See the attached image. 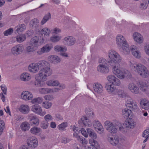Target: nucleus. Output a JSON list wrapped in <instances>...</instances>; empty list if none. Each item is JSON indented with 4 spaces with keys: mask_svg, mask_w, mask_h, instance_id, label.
Instances as JSON below:
<instances>
[{
    "mask_svg": "<svg viewBox=\"0 0 149 149\" xmlns=\"http://www.w3.org/2000/svg\"><path fill=\"white\" fill-rule=\"evenodd\" d=\"M108 62L111 66L113 73L117 77L113 75H109L107 77V80L111 84L119 86L121 84L119 79H130L132 75L128 70H123L120 68L119 63L122 61V58L116 51L113 49L110 50L108 52Z\"/></svg>",
    "mask_w": 149,
    "mask_h": 149,
    "instance_id": "f257e3e1",
    "label": "nucleus"
},
{
    "mask_svg": "<svg viewBox=\"0 0 149 149\" xmlns=\"http://www.w3.org/2000/svg\"><path fill=\"white\" fill-rule=\"evenodd\" d=\"M28 70L32 74L39 72L35 76V82L34 84L36 86L40 85V86H42L41 82L46 81L47 77L51 75L52 73L50 63L45 60H40L37 63H31L28 66Z\"/></svg>",
    "mask_w": 149,
    "mask_h": 149,
    "instance_id": "f03ea898",
    "label": "nucleus"
},
{
    "mask_svg": "<svg viewBox=\"0 0 149 149\" xmlns=\"http://www.w3.org/2000/svg\"><path fill=\"white\" fill-rule=\"evenodd\" d=\"M45 39L43 37L36 36L32 38L29 43V45L26 48V51L28 53L35 52L38 46L43 44Z\"/></svg>",
    "mask_w": 149,
    "mask_h": 149,
    "instance_id": "7ed1b4c3",
    "label": "nucleus"
},
{
    "mask_svg": "<svg viewBox=\"0 0 149 149\" xmlns=\"http://www.w3.org/2000/svg\"><path fill=\"white\" fill-rule=\"evenodd\" d=\"M106 130L111 134H116L118 130H121L123 129V127L121 124L116 120L111 122L106 120L104 123Z\"/></svg>",
    "mask_w": 149,
    "mask_h": 149,
    "instance_id": "20e7f679",
    "label": "nucleus"
},
{
    "mask_svg": "<svg viewBox=\"0 0 149 149\" xmlns=\"http://www.w3.org/2000/svg\"><path fill=\"white\" fill-rule=\"evenodd\" d=\"M105 88L107 93L112 96L117 95L121 98H124L126 96L125 93L120 89H117L112 84L107 83L105 85Z\"/></svg>",
    "mask_w": 149,
    "mask_h": 149,
    "instance_id": "39448f33",
    "label": "nucleus"
},
{
    "mask_svg": "<svg viewBox=\"0 0 149 149\" xmlns=\"http://www.w3.org/2000/svg\"><path fill=\"white\" fill-rule=\"evenodd\" d=\"M108 58L109 57L108 55ZM108 62V59L107 60L103 58H100L98 61L99 65L97 67V71L101 73L107 74L109 71V68L107 65Z\"/></svg>",
    "mask_w": 149,
    "mask_h": 149,
    "instance_id": "423d86ee",
    "label": "nucleus"
},
{
    "mask_svg": "<svg viewBox=\"0 0 149 149\" xmlns=\"http://www.w3.org/2000/svg\"><path fill=\"white\" fill-rule=\"evenodd\" d=\"M125 106L132 111L137 112L139 110L137 103L131 97H128L127 99Z\"/></svg>",
    "mask_w": 149,
    "mask_h": 149,
    "instance_id": "0eeeda50",
    "label": "nucleus"
},
{
    "mask_svg": "<svg viewBox=\"0 0 149 149\" xmlns=\"http://www.w3.org/2000/svg\"><path fill=\"white\" fill-rule=\"evenodd\" d=\"M107 141L111 145L116 146L123 143L125 139L123 137H119L117 135H114L112 137H108Z\"/></svg>",
    "mask_w": 149,
    "mask_h": 149,
    "instance_id": "6e6552de",
    "label": "nucleus"
},
{
    "mask_svg": "<svg viewBox=\"0 0 149 149\" xmlns=\"http://www.w3.org/2000/svg\"><path fill=\"white\" fill-rule=\"evenodd\" d=\"M137 66L136 72L140 76L143 78H146L148 77L149 72L145 66L140 63H138Z\"/></svg>",
    "mask_w": 149,
    "mask_h": 149,
    "instance_id": "1a4fd4ad",
    "label": "nucleus"
},
{
    "mask_svg": "<svg viewBox=\"0 0 149 149\" xmlns=\"http://www.w3.org/2000/svg\"><path fill=\"white\" fill-rule=\"evenodd\" d=\"M81 131L82 135L85 137L87 138L88 136L91 138L96 139L97 138V135L96 133L92 129L87 128L86 130L82 128L81 130Z\"/></svg>",
    "mask_w": 149,
    "mask_h": 149,
    "instance_id": "9d476101",
    "label": "nucleus"
},
{
    "mask_svg": "<svg viewBox=\"0 0 149 149\" xmlns=\"http://www.w3.org/2000/svg\"><path fill=\"white\" fill-rule=\"evenodd\" d=\"M92 125L94 129L97 133L101 134L104 132V127L99 120H94L92 122Z\"/></svg>",
    "mask_w": 149,
    "mask_h": 149,
    "instance_id": "9b49d317",
    "label": "nucleus"
},
{
    "mask_svg": "<svg viewBox=\"0 0 149 149\" xmlns=\"http://www.w3.org/2000/svg\"><path fill=\"white\" fill-rule=\"evenodd\" d=\"M31 111L35 114L40 116L41 117L44 116L46 112L42 110V107L38 104H35L32 105Z\"/></svg>",
    "mask_w": 149,
    "mask_h": 149,
    "instance_id": "f8f14e48",
    "label": "nucleus"
},
{
    "mask_svg": "<svg viewBox=\"0 0 149 149\" xmlns=\"http://www.w3.org/2000/svg\"><path fill=\"white\" fill-rule=\"evenodd\" d=\"M24 50V46L21 44H18L13 47L11 49V53L15 56L22 54Z\"/></svg>",
    "mask_w": 149,
    "mask_h": 149,
    "instance_id": "ddd939ff",
    "label": "nucleus"
},
{
    "mask_svg": "<svg viewBox=\"0 0 149 149\" xmlns=\"http://www.w3.org/2000/svg\"><path fill=\"white\" fill-rule=\"evenodd\" d=\"M27 144L31 149H35L37 147L38 145V139L34 136L30 137L27 140Z\"/></svg>",
    "mask_w": 149,
    "mask_h": 149,
    "instance_id": "4468645a",
    "label": "nucleus"
},
{
    "mask_svg": "<svg viewBox=\"0 0 149 149\" xmlns=\"http://www.w3.org/2000/svg\"><path fill=\"white\" fill-rule=\"evenodd\" d=\"M132 38L134 41L138 44H142L144 42V39L143 36L138 32H134L132 34Z\"/></svg>",
    "mask_w": 149,
    "mask_h": 149,
    "instance_id": "2eb2a0df",
    "label": "nucleus"
},
{
    "mask_svg": "<svg viewBox=\"0 0 149 149\" xmlns=\"http://www.w3.org/2000/svg\"><path fill=\"white\" fill-rule=\"evenodd\" d=\"M53 48V45L52 43L46 44L37 51V53L41 55L45 53L49 52Z\"/></svg>",
    "mask_w": 149,
    "mask_h": 149,
    "instance_id": "dca6fc26",
    "label": "nucleus"
},
{
    "mask_svg": "<svg viewBox=\"0 0 149 149\" xmlns=\"http://www.w3.org/2000/svg\"><path fill=\"white\" fill-rule=\"evenodd\" d=\"M20 96L21 99L24 101H31L33 98V95L30 91H25L22 92Z\"/></svg>",
    "mask_w": 149,
    "mask_h": 149,
    "instance_id": "f3484780",
    "label": "nucleus"
},
{
    "mask_svg": "<svg viewBox=\"0 0 149 149\" xmlns=\"http://www.w3.org/2000/svg\"><path fill=\"white\" fill-rule=\"evenodd\" d=\"M63 42L66 45L69 46L74 45L76 42L75 38L71 36H67L63 39Z\"/></svg>",
    "mask_w": 149,
    "mask_h": 149,
    "instance_id": "a211bd4d",
    "label": "nucleus"
},
{
    "mask_svg": "<svg viewBox=\"0 0 149 149\" xmlns=\"http://www.w3.org/2000/svg\"><path fill=\"white\" fill-rule=\"evenodd\" d=\"M130 50L132 54L135 58L139 59L141 57V53L137 46L132 45L130 46Z\"/></svg>",
    "mask_w": 149,
    "mask_h": 149,
    "instance_id": "6ab92c4d",
    "label": "nucleus"
},
{
    "mask_svg": "<svg viewBox=\"0 0 149 149\" xmlns=\"http://www.w3.org/2000/svg\"><path fill=\"white\" fill-rule=\"evenodd\" d=\"M127 88L133 94H138L139 92V87L133 82L129 83L127 86Z\"/></svg>",
    "mask_w": 149,
    "mask_h": 149,
    "instance_id": "aec40b11",
    "label": "nucleus"
},
{
    "mask_svg": "<svg viewBox=\"0 0 149 149\" xmlns=\"http://www.w3.org/2000/svg\"><path fill=\"white\" fill-rule=\"evenodd\" d=\"M59 89L57 88H40L38 89L39 93L41 94H46L58 91Z\"/></svg>",
    "mask_w": 149,
    "mask_h": 149,
    "instance_id": "412c9836",
    "label": "nucleus"
},
{
    "mask_svg": "<svg viewBox=\"0 0 149 149\" xmlns=\"http://www.w3.org/2000/svg\"><path fill=\"white\" fill-rule=\"evenodd\" d=\"M47 60L50 63L56 64L59 63L61 61L60 58L58 56L54 55H50L48 56L47 58Z\"/></svg>",
    "mask_w": 149,
    "mask_h": 149,
    "instance_id": "4be33fe9",
    "label": "nucleus"
},
{
    "mask_svg": "<svg viewBox=\"0 0 149 149\" xmlns=\"http://www.w3.org/2000/svg\"><path fill=\"white\" fill-rule=\"evenodd\" d=\"M94 92L96 94H100L104 91V88L102 85L98 83H95L93 85Z\"/></svg>",
    "mask_w": 149,
    "mask_h": 149,
    "instance_id": "5701e85b",
    "label": "nucleus"
},
{
    "mask_svg": "<svg viewBox=\"0 0 149 149\" xmlns=\"http://www.w3.org/2000/svg\"><path fill=\"white\" fill-rule=\"evenodd\" d=\"M116 43L118 47L127 42L125 38L121 34H118L116 38Z\"/></svg>",
    "mask_w": 149,
    "mask_h": 149,
    "instance_id": "b1692460",
    "label": "nucleus"
},
{
    "mask_svg": "<svg viewBox=\"0 0 149 149\" xmlns=\"http://www.w3.org/2000/svg\"><path fill=\"white\" fill-rule=\"evenodd\" d=\"M119 50L124 54L128 55L130 52V48L127 42L118 47Z\"/></svg>",
    "mask_w": 149,
    "mask_h": 149,
    "instance_id": "393cba45",
    "label": "nucleus"
},
{
    "mask_svg": "<svg viewBox=\"0 0 149 149\" xmlns=\"http://www.w3.org/2000/svg\"><path fill=\"white\" fill-rule=\"evenodd\" d=\"M18 111L22 113L27 114L30 111V107L27 104H22L18 107Z\"/></svg>",
    "mask_w": 149,
    "mask_h": 149,
    "instance_id": "a878e982",
    "label": "nucleus"
},
{
    "mask_svg": "<svg viewBox=\"0 0 149 149\" xmlns=\"http://www.w3.org/2000/svg\"><path fill=\"white\" fill-rule=\"evenodd\" d=\"M37 33L38 34L43 36L45 37H48L50 35L51 30L45 27L40 29Z\"/></svg>",
    "mask_w": 149,
    "mask_h": 149,
    "instance_id": "bb28decb",
    "label": "nucleus"
},
{
    "mask_svg": "<svg viewBox=\"0 0 149 149\" xmlns=\"http://www.w3.org/2000/svg\"><path fill=\"white\" fill-rule=\"evenodd\" d=\"M79 124L81 125L83 123L85 126L91 127L92 123L90 120L88 119L85 116L82 117L78 122Z\"/></svg>",
    "mask_w": 149,
    "mask_h": 149,
    "instance_id": "cd10ccee",
    "label": "nucleus"
},
{
    "mask_svg": "<svg viewBox=\"0 0 149 149\" xmlns=\"http://www.w3.org/2000/svg\"><path fill=\"white\" fill-rule=\"evenodd\" d=\"M136 125V122L134 120L130 118L126 120L124 123V125L126 128L132 129L135 127Z\"/></svg>",
    "mask_w": 149,
    "mask_h": 149,
    "instance_id": "c85d7f7f",
    "label": "nucleus"
},
{
    "mask_svg": "<svg viewBox=\"0 0 149 149\" xmlns=\"http://www.w3.org/2000/svg\"><path fill=\"white\" fill-rule=\"evenodd\" d=\"M122 114L125 118H132L133 117L132 111L129 109L125 108L123 110Z\"/></svg>",
    "mask_w": 149,
    "mask_h": 149,
    "instance_id": "c756f323",
    "label": "nucleus"
},
{
    "mask_svg": "<svg viewBox=\"0 0 149 149\" xmlns=\"http://www.w3.org/2000/svg\"><path fill=\"white\" fill-rule=\"evenodd\" d=\"M29 117L30 123L34 125L38 126L40 123L39 118L37 116L30 114L29 116Z\"/></svg>",
    "mask_w": 149,
    "mask_h": 149,
    "instance_id": "7c9ffc66",
    "label": "nucleus"
},
{
    "mask_svg": "<svg viewBox=\"0 0 149 149\" xmlns=\"http://www.w3.org/2000/svg\"><path fill=\"white\" fill-rule=\"evenodd\" d=\"M140 104L141 107L146 110L149 109V101L146 99L141 100Z\"/></svg>",
    "mask_w": 149,
    "mask_h": 149,
    "instance_id": "2f4dec72",
    "label": "nucleus"
},
{
    "mask_svg": "<svg viewBox=\"0 0 149 149\" xmlns=\"http://www.w3.org/2000/svg\"><path fill=\"white\" fill-rule=\"evenodd\" d=\"M20 79L21 81H30L31 77L29 73L24 72L22 73L20 75Z\"/></svg>",
    "mask_w": 149,
    "mask_h": 149,
    "instance_id": "473e14b6",
    "label": "nucleus"
},
{
    "mask_svg": "<svg viewBox=\"0 0 149 149\" xmlns=\"http://www.w3.org/2000/svg\"><path fill=\"white\" fill-rule=\"evenodd\" d=\"M30 132L33 134L40 136L41 135L42 130L40 127H34L31 128Z\"/></svg>",
    "mask_w": 149,
    "mask_h": 149,
    "instance_id": "72a5a7b5",
    "label": "nucleus"
},
{
    "mask_svg": "<svg viewBox=\"0 0 149 149\" xmlns=\"http://www.w3.org/2000/svg\"><path fill=\"white\" fill-rule=\"evenodd\" d=\"M46 84L48 86L54 87L59 86L60 85V82L56 80L49 79L46 81Z\"/></svg>",
    "mask_w": 149,
    "mask_h": 149,
    "instance_id": "f704fd0d",
    "label": "nucleus"
},
{
    "mask_svg": "<svg viewBox=\"0 0 149 149\" xmlns=\"http://www.w3.org/2000/svg\"><path fill=\"white\" fill-rule=\"evenodd\" d=\"M54 51L57 52L66 51L67 50V47L65 46L60 45H56L54 46Z\"/></svg>",
    "mask_w": 149,
    "mask_h": 149,
    "instance_id": "c9c22d12",
    "label": "nucleus"
},
{
    "mask_svg": "<svg viewBox=\"0 0 149 149\" xmlns=\"http://www.w3.org/2000/svg\"><path fill=\"white\" fill-rule=\"evenodd\" d=\"M138 64L136 63L135 62L133 61H128L127 63V65L129 68L132 71H136V68L137 65Z\"/></svg>",
    "mask_w": 149,
    "mask_h": 149,
    "instance_id": "e433bc0d",
    "label": "nucleus"
},
{
    "mask_svg": "<svg viewBox=\"0 0 149 149\" xmlns=\"http://www.w3.org/2000/svg\"><path fill=\"white\" fill-rule=\"evenodd\" d=\"M149 3V0H142L141 2L139 7L143 10H146L147 8Z\"/></svg>",
    "mask_w": 149,
    "mask_h": 149,
    "instance_id": "4c0bfd02",
    "label": "nucleus"
},
{
    "mask_svg": "<svg viewBox=\"0 0 149 149\" xmlns=\"http://www.w3.org/2000/svg\"><path fill=\"white\" fill-rule=\"evenodd\" d=\"M61 39V36L57 35H55L50 37V41L52 42L56 43L59 41Z\"/></svg>",
    "mask_w": 149,
    "mask_h": 149,
    "instance_id": "58836bf2",
    "label": "nucleus"
},
{
    "mask_svg": "<svg viewBox=\"0 0 149 149\" xmlns=\"http://www.w3.org/2000/svg\"><path fill=\"white\" fill-rule=\"evenodd\" d=\"M30 127V124L27 122L22 123L20 125L21 129L24 131H26L29 130Z\"/></svg>",
    "mask_w": 149,
    "mask_h": 149,
    "instance_id": "ea45409f",
    "label": "nucleus"
},
{
    "mask_svg": "<svg viewBox=\"0 0 149 149\" xmlns=\"http://www.w3.org/2000/svg\"><path fill=\"white\" fill-rule=\"evenodd\" d=\"M16 32L17 33L22 32L24 31L26 29V27L24 24H20L17 25L15 28Z\"/></svg>",
    "mask_w": 149,
    "mask_h": 149,
    "instance_id": "a19ab883",
    "label": "nucleus"
},
{
    "mask_svg": "<svg viewBox=\"0 0 149 149\" xmlns=\"http://www.w3.org/2000/svg\"><path fill=\"white\" fill-rule=\"evenodd\" d=\"M43 101V99L41 97H35L32 98L31 103L32 104H40L42 103Z\"/></svg>",
    "mask_w": 149,
    "mask_h": 149,
    "instance_id": "79ce46f5",
    "label": "nucleus"
},
{
    "mask_svg": "<svg viewBox=\"0 0 149 149\" xmlns=\"http://www.w3.org/2000/svg\"><path fill=\"white\" fill-rule=\"evenodd\" d=\"M15 38L17 42L19 43H21L25 40L26 36L24 34H21L15 37Z\"/></svg>",
    "mask_w": 149,
    "mask_h": 149,
    "instance_id": "37998d69",
    "label": "nucleus"
},
{
    "mask_svg": "<svg viewBox=\"0 0 149 149\" xmlns=\"http://www.w3.org/2000/svg\"><path fill=\"white\" fill-rule=\"evenodd\" d=\"M94 138H91L89 139V143L91 145L90 146L92 147H97L99 146V144L98 142L95 140Z\"/></svg>",
    "mask_w": 149,
    "mask_h": 149,
    "instance_id": "c03bdc74",
    "label": "nucleus"
},
{
    "mask_svg": "<svg viewBox=\"0 0 149 149\" xmlns=\"http://www.w3.org/2000/svg\"><path fill=\"white\" fill-rule=\"evenodd\" d=\"M147 85L146 82L141 81L139 83V87L140 90L143 92H145L148 89Z\"/></svg>",
    "mask_w": 149,
    "mask_h": 149,
    "instance_id": "a18cd8bd",
    "label": "nucleus"
},
{
    "mask_svg": "<svg viewBox=\"0 0 149 149\" xmlns=\"http://www.w3.org/2000/svg\"><path fill=\"white\" fill-rule=\"evenodd\" d=\"M68 126V123L67 122H65L59 125L57 128L61 131H64L66 130V128Z\"/></svg>",
    "mask_w": 149,
    "mask_h": 149,
    "instance_id": "49530a36",
    "label": "nucleus"
},
{
    "mask_svg": "<svg viewBox=\"0 0 149 149\" xmlns=\"http://www.w3.org/2000/svg\"><path fill=\"white\" fill-rule=\"evenodd\" d=\"M42 107L46 109H50L52 105V103L49 101L43 102L42 104Z\"/></svg>",
    "mask_w": 149,
    "mask_h": 149,
    "instance_id": "de8ad7c7",
    "label": "nucleus"
},
{
    "mask_svg": "<svg viewBox=\"0 0 149 149\" xmlns=\"http://www.w3.org/2000/svg\"><path fill=\"white\" fill-rule=\"evenodd\" d=\"M51 17V14L50 13H48L45 15L41 22L42 25L44 24Z\"/></svg>",
    "mask_w": 149,
    "mask_h": 149,
    "instance_id": "09e8293b",
    "label": "nucleus"
},
{
    "mask_svg": "<svg viewBox=\"0 0 149 149\" xmlns=\"http://www.w3.org/2000/svg\"><path fill=\"white\" fill-rule=\"evenodd\" d=\"M49 123L48 122L46 121L43 120L40 123V127L43 129H47L48 127Z\"/></svg>",
    "mask_w": 149,
    "mask_h": 149,
    "instance_id": "8fccbe9b",
    "label": "nucleus"
},
{
    "mask_svg": "<svg viewBox=\"0 0 149 149\" xmlns=\"http://www.w3.org/2000/svg\"><path fill=\"white\" fill-rule=\"evenodd\" d=\"M52 33L53 34L57 35L58 34L61 33L62 30L59 27H55L52 30Z\"/></svg>",
    "mask_w": 149,
    "mask_h": 149,
    "instance_id": "3c124183",
    "label": "nucleus"
},
{
    "mask_svg": "<svg viewBox=\"0 0 149 149\" xmlns=\"http://www.w3.org/2000/svg\"><path fill=\"white\" fill-rule=\"evenodd\" d=\"M45 120L47 122L52 120L53 119L52 116L50 114H47L44 116Z\"/></svg>",
    "mask_w": 149,
    "mask_h": 149,
    "instance_id": "603ef678",
    "label": "nucleus"
},
{
    "mask_svg": "<svg viewBox=\"0 0 149 149\" xmlns=\"http://www.w3.org/2000/svg\"><path fill=\"white\" fill-rule=\"evenodd\" d=\"M39 23L38 20L37 19H34L31 20L30 22V24L31 26H34L38 24Z\"/></svg>",
    "mask_w": 149,
    "mask_h": 149,
    "instance_id": "864d4df0",
    "label": "nucleus"
},
{
    "mask_svg": "<svg viewBox=\"0 0 149 149\" xmlns=\"http://www.w3.org/2000/svg\"><path fill=\"white\" fill-rule=\"evenodd\" d=\"M143 50L145 53L147 55L149 56V43L144 45Z\"/></svg>",
    "mask_w": 149,
    "mask_h": 149,
    "instance_id": "5fc2aeb1",
    "label": "nucleus"
},
{
    "mask_svg": "<svg viewBox=\"0 0 149 149\" xmlns=\"http://www.w3.org/2000/svg\"><path fill=\"white\" fill-rule=\"evenodd\" d=\"M13 31V29L12 28H10L4 32V35L5 36H8L12 33Z\"/></svg>",
    "mask_w": 149,
    "mask_h": 149,
    "instance_id": "6e6d98bb",
    "label": "nucleus"
},
{
    "mask_svg": "<svg viewBox=\"0 0 149 149\" xmlns=\"http://www.w3.org/2000/svg\"><path fill=\"white\" fill-rule=\"evenodd\" d=\"M80 141L82 145V146L86 144H88V141L85 138L82 137L79 141Z\"/></svg>",
    "mask_w": 149,
    "mask_h": 149,
    "instance_id": "4d7b16f0",
    "label": "nucleus"
},
{
    "mask_svg": "<svg viewBox=\"0 0 149 149\" xmlns=\"http://www.w3.org/2000/svg\"><path fill=\"white\" fill-rule=\"evenodd\" d=\"M142 136L145 138H148L149 137V129L145 130L143 132Z\"/></svg>",
    "mask_w": 149,
    "mask_h": 149,
    "instance_id": "13d9d810",
    "label": "nucleus"
},
{
    "mask_svg": "<svg viewBox=\"0 0 149 149\" xmlns=\"http://www.w3.org/2000/svg\"><path fill=\"white\" fill-rule=\"evenodd\" d=\"M86 113L87 115L88 116L93 117V116L94 115V113L93 111L89 109H87L86 110Z\"/></svg>",
    "mask_w": 149,
    "mask_h": 149,
    "instance_id": "bf43d9fd",
    "label": "nucleus"
},
{
    "mask_svg": "<svg viewBox=\"0 0 149 149\" xmlns=\"http://www.w3.org/2000/svg\"><path fill=\"white\" fill-rule=\"evenodd\" d=\"M0 87L2 91L4 94L6 95L7 88L6 85L4 84L1 85Z\"/></svg>",
    "mask_w": 149,
    "mask_h": 149,
    "instance_id": "052dcab7",
    "label": "nucleus"
},
{
    "mask_svg": "<svg viewBox=\"0 0 149 149\" xmlns=\"http://www.w3.org/2000/svg\"><path fill=\"white\" fill-rule=\"evenodd\" d=\"M44 98L46 100H51L53 99V96L50 95H45L44 96Z\"/></svg>",
    "mask_w": 149,
    "mask_h": 149,
    "instance_id": "680f3d73",
    "label": "nucleus"
},
{
    "mask_svg": "<svg viewBox=\"0 0 149 149\" xmlns=\"http://www.w3.org/2000/svg\"><path fill=\"white\" fill-rule=\"evenodd\" d=\"M66 51L61 52L60 53V55L64 57L68 58L69 57V56L68 53L65 52Z\"/></svg>",
    "mask_w": 149,
    "mask_h": 149,
    "instance_id": "e2e57ef3",
    "label": "nucleus"
},
{
    "mask_svg": "<svg viewBox=\"0 0 149 149\" xmlns=\"http://www.w3.org/2000/svg\"><path fill=\"white\" fill-rule=\"evenodd\" d=\"M73 136L74 137L76 138L78 141L82 137L81 136L79 135L77 132H74L73 133Z\"/></svg>",
    "mask_w": 149,
    "mask_h": 149,
    "instance_id": "0e129e2a",
    "label": "nucleus"
},
{
    "mask_svg": "<svg viewBox=\"0 0 149 149\" xmlns=\"http://www.w3.org/2000/svg\"><path fill=\"white\" fill-rule=\"evenodd\" d=\"M4 110L9 115L11 116V112L8 106L6 107V109H4Z\"/></svg>",
    "mask_w": 149,
    "mask_h": 149,
    "instance_id": "69168bd1",
    "label": "nucleus"
},
{
    "mask_svg": "<svg viewBox=\"0 0 149 149\" xmlns=\"http://www.w3.org/2000/svg\"><path fill=\"white\" fill-rule=\"evenodd\" d=\"M50 127L52 128H55L56 127V123L54 122H51L50 124Z\"/></svg>",
    "mask_w": 149,
    "mask_h": 149,
    "instance_id": "338daca9",
    "label": "nucleus"
},
{
    "mask_svg": "<svg viewBox=\"0 0 149 149\" xmlns=\"http://www.w3.org/2000/svg\"><path fill=\"white\" fill-rule=\"evenodd\" d=\"M83 148L84 149H91V146L88 145V144H86L82 146Z\"/></svg>",
    "mask_w": 149,
    "mask_h": 149,
    "instance_id": "774afa93",
    "label": "nucleus"
}]
</instances>
